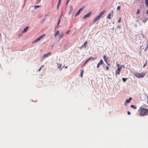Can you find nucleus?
Here are the masks:
<instances>
[{"label": "nucleus", "instance_id": "nucleus-6", "mask_svg": "<svg viewBox=\"0 0 148 148\" xmlns=\"http://www.w3.org/2000/svg\"><path fill=\"white\" fill-rule=\"evenodd\" d=\"M51 53L50 52L46 54H45L44 55L43 57V58L44 59L45 58L51 55Z\"/></svg>", "mask_w": 148, "mask_h": 148}, {"label": "nucleus", "instance_id": "nucleus-43", "mask_svg": "<svg viewBox=\"0 0 148 148\" xmlns=\"http://www.w3.org/2000/svg\"><path fill=\"white\" fill-rule=\"evenodd\" d=\"M147 103H148V96H147Z\"/></svg>", "mask_w": 148, "mask_h": 148}, {"label": "nucleus", "instance_id": "nucleus-29", "mask_svg": "<svg viewBox=\"0 0 148 148\" xmlns=\"http://www.w3.org/2000/svg\"><path fill=\"white\" fill-rule=\"evenodd\" d=\"M140 13V11L139 9H138L137 12H136V14H139Z\"/></svg>", "mask_w": 148, "mask_h": 148}, {"label": "nucleus", "instance_id": "nucleus-26", "mask_svg": "<svg viewBox=\"0 0 148 148\" xmlns=\"http://www.w3.org/2000/svg\"><path fill=\"white\" fill-rule=\"evenodd\" d=\"M40 6L39 5H35L34 6V9H36L37 8H40Z\"/></svg>", "mask_w": 148, "mask_h": 148}, {"label": "nucleus", "instance_id": "nucleus-50", "mask_svg": "<svg viewBox=\"0 0 148 148\" xmlns=\"http://www.w3.org/2000/svg\"><path fill=\"white\" fill-rule=\"evenodd\" d=\"M147 104H148V103H147Z\"/></svg>", "mask_w": 148, "mask_h": 148}, {"label": "nucleus", "instance_id": "nucleus-33", "mask_svg": "<svg viewBox=\"0 0 148 148\" xmlns=\"http://www.w3.org/2000/svg\"><path fill=\"white\" fill-rule=\"evenodd\" d=\"M70 32V30H68L66 32V34H69V32Z\"/></svg>", "mask_w": 148, "mask_h": 148}, {"label": "nucleus", "instance_id": "nucleus-31", "mask_svg": "<svg viewBox=\"0 0 148 148\" xmlns=\"http://www.w3.org/2000/svg\"><path fill=\"white\" fill-rule=\"evenodd\" d=\"M147 61H146L145 63L144 64V65L143 66V68H144L146 66L147 63Z\"/></svg>", "mask_w": 148, "mask_h": 148}, {"label": "nucleus", "instance_id": "nucleus-49", "mask_svg": "<svg viewBox=\"0 0 148 148\" xmlns=\"http://www.w3.org/2000/svg\"><path fill=\"white\" fill-rule=\"evenodd\" d=\"M65 68H67V66H66V67H65Z\"/></svg>", "mask_w": 148, "mask_h": 148}, {"label": "nucleus", "instance_id": "nucleus-10", "mask_svg": "<svg viewBox=\"0 0 148 148\" xmlns=\"http://www.w3.org/2000/svg\"><path fill=\"white\" fill-rule=\"evenodd\" d=\"M106 12V10H104L102 12L99 13L98 15L100 17H101Z\"/></svg>", "mask_w": 148, "mask_h": 148}, {"label": "nucleus", "instance_id": "nucleus-22", "mask_svg": "<svg viewBox=\"0 0 148 148\" xmlns=\"http://www.w3.org/2000/svg\"><path fill=\"white\" fill-rule=\"evenodd\" d=\"M145 4L148 7V0H145Z\"/></svg>", "mask_w": 148, "mask_h": 148}, {"label": "nucleus", "instance_id": "nucleus-48", "mask_svg": "<svg viewBox=\"0 0 148 148\" xmlns=\"http://www.w3.org/2000/svg\"><path fill=\"white\" fill-rule=\"evenodd\" d=\"M41 67H42V68L43 67H44V66H42Z\"/></svg>", "mask_w": 148, "mask_h": 148}, {"label": "nucleus", "instance_id": "nucleus-39", "mask_svg": "<svg viewBox=\"0 0 148 148\" xmlns=\"http://www.w3.org/2000/svg\"><path fill=\"white\" fill-rule=\"evenodd\" d=\"M148 19V18H147L146 19V20H145V21H143V22H146V21H147V20Z\"/></svg>", "mask_w": 148, "mask_h": 148}, {"label": "nucleus", "instance_id": "nucleus-27", "mask_svg": "<svg viewBox=\"0 0 148 148\" xmlns=\"http://www.w3.org/2000/svg\"><path fill=\"white\" fill-rule=\"evenodd\" d=\"M127 79V78H122V80L123 82H125L126 81Z\"/></svg>", "mask_w": 148, "mask_h": 148}, {"label": "nucleus", "instance_id": "nucleus-18", "mask_svg": "<svg viewBox=\"0 0 148 148\" xmlns=\"http://www.w3.org/2000/svg\"><path fill=\"white\" fill-rule=\"evenodd\" d=\"M111 13H109L108 15V16H107V18H109V19H111Z\"/></svg>", "mask_w": 148, "mask_h": 148}, {"label": "nucleus", "instance_id": "nucleus-14", "mask_svg": "<svg viewBox=\"0 0 148 148\" xmlns=\"http://www.w3.org/2000/svg\"><path fill=\"white\" fill-rule=\"evenodd\" d=\"M40 40V38H37L36 40H34V42L35 43V42H38V41H39Z\"/></svg>", "mask_w": 148, "mask_h": 148}, {"label": "nucleus", "instance_id": "nucleus-20", "mask_svg": "<svg viewBox=\"0 0 148 148\" xmlns=\"http://www.w3.org/2000/svg\"><path fill=\"white\" fill-rule=\"evenodd\" d=\"M84 72V71L83 70H82L81 71V73L80 74V76L81 77H83L82 74Z\"/></svg>", "mask_w": 148, "mask_h": 148}, {"label": "nucleus", "instance_id": "nucleus-37", "mask_svg": "<svg viewBox=\"0 0 148 148\" xmlns=\"http://www.w3.org/2000/svg\"><path fill=\"white\" fill-rule=\"evenodd\" d=\"M42 68V67H40V68L39 69L38 71H40L41 70Z\"/></svg>", "mask_w": 148, "mask_h": 148}, {"label": "nucleus", "instance_id": "nucleus-3", "mask_svg": "<svg viewBox=\"0 0 148 148\" xmlns=\"http://www.w3.org/2000/svg\"><path fill=\"white\" fill-rule=\"evenodd\" d=\"M91 12H88L87 14L85 15L83 17V19H85L86 18L90 16V15L91 14Z\"/></svg>", "mask_w": 148, "mask_h": 148}, {"label": "nucleus", "instance_id": "nucleus-32", "mask_svg": "<svg viewBox=\"0 0 148 148\" xmlns=\"http://www.w3.org/2000/svg\"><path fill=\"white\" fill-rule=\"evenodd\" d=\"M120 6H118L117 7V9L118 10H120Z\"/></svg>", "mask_w": 148, "mask_h": 148}, {"label": "nucleus", "instance_id": "nucleus-42", "mask_svg": "<svg viewBox=\"0 0 148 148\" xmlns=\"http://www.w3.org/2000/svg\"><path fill=\"white\" fill-rule=\"evenodd\" d=\"M117 66L118 67H119V64H117Z\"/></svg>", "mask_w": 148, "mask_h": 148}, {"label": "nucleus", "instance_id": "nucleus-25", "mask_svg": "<svg viewBox=\"0 0 148 148\" xmlns=\"http://www.w3.org/2000/svg\"><path fill=\"white\" fill-rule=\"evenodd\" d=\"M95 59V58H94L91 57V58H88V59H89V61L91 60H94Z\"/></svg>", "mask_w": 148, "mask_h": 148}, {"label": "nucleus", "instance_id": "nucleus-19", "mask_svg": "<svg viewBox=\"0 0 148 148\" xmlns=\"http://www.w3.org/2000/svg\"><path fill=\"white\" fill-rule=\"evenodd\" d=\"M130 107L132 108H134V109H136L137 107L136 106L133 105H132Z\"/></svg>", "mask_w": 148, "mask_h": 148}, {"label": "nucleus", "instance_id": "nucleus-2", "mask_svg": "<svg viewBox=\"0 0 148 148\" xmlns=\"http://www.w3.org/2000/svg\"><path fill=\"white\" fill-rule=\"evenodd\" d=\"M145 75V73L144 72L141 73H136L134 74V76L138 78H142L144 77Z\"/></svg>", "mask_w": 148, "mask_h": 148}, {"label": "nucleus", "instance_id": "nucleus-34", "mask_svg": "<svg viewBox=\"0 0 148 148\" xmlns=\"http://www.w3.org/2000/svg\"><path fill=\"white\" fill-rule=\"evenodd\" d=\"M100 65V64H99V63H98L97 65V68H99V65Z\"/></svg>", "mask_w": 148, "mask_h": 148}, {"label": "nucleus", "instance_id": "nucleus-4", "mask_svg": "<svg viewBox=\"0 0 148 148\" xmlns=\"http://www.w3.org/2000/svg\"><path fill=\"white\" fill-rule=\"evenodd\" d=\"M83 9V8H80L77 12L75 14V16H76L79 15L80 13V12L82 11Z\"/></svg>", "mask_w": 148, "mask_h": 148}, {"label": "nucleus", "instance_id": "nucleus-16", "mask_svg": "<svg viewBox=\"0 0 148 148\" xmlns=\"http://www.w3.org/2000/svg\"><path fill=\"white\" fill-rule=\"evenodd\" d=\"M89 59H87L84 63L82 66V67L84 66L88 61Z\"/></svg>", "mask_w": 148, "mask_h": 148}, {"label": "nucleus", "instance_id": "nucleus-21", "mask_svg": "<svg viewBox=\"0 0 148 148\" xmlns=\"http://www.w3.org/2000/svg\"><path fill=\"white\" fill-rule=\"evenodd\" d=\"M106 56L105 55H104L103 56V59L104 60V61L106 62L107 63V60L106 59Z\"/></svg>", "mask_w": 148, "mask_h": 148}, {"label": "nucleus", "instance_id": "nucleus-46", "mask_svg": "<svg viewBox=\"0 0 148 148\" xmlns=\"http://www.w3.org/2000/svg\"><path fill=\"white\" fill-rule=\"evenodd\" d=\"M70 8H72V9H73V8H72V6H71V7H70Z\"/></svg>", "mask_w": 148, "mask_h": 148}, {"label": "nucleus", "instance_id": "nucleus-45", "mask_svg": "<svg viewBox=\"0 0 148 148\" xmlns=\"http://www.w3.org/2000/svg\"><path fill=\"white\" fill-rule=\"evenodd\" d=\"M107 64L108 65H110V64Z\"/></svg>", "mask_w": 148, "mask_h": 148}, {"label": "nucleus", "instance_id": "nucleus-5", "mask_svg": "<svg viewBox=\"0 0 148 148\" xmlns=\"http://www.w3.org/2000/svg\"><path fill=\"white\" fill-rule=\"evenodd\" d=\"M121 67H118L117 68V70L116 71V75H119L120 74V70H121Z\"/></svg>", "mask_w": 148, "mask_h": 148}, {"label": "nucleus", "instance_id": "nucleus-40", "mask_svg": "<svg viewBox=\"0 0 148 148\" xmlns=\"http://www.w3.org/2000/svg\"><path fill=\"white\" fill-rule=\"evenodd\" d=\"M70 0H67V1L66 2V4H67L69 2Z\"/></svg>", "mask_w": 148, "mask_h": 148}, {"label": "nucleus", "instance_id": "nucleus-1", "mask_svg": "<svg viewBox=\"0 0 148 148\" xmlns=\"http://www.w3.org/2000/svg\"><path fill=\"white\" fill-rule=\"evenodd\" d=\"M139 114L141 116H145L148 115V108L145 109L141 107L138 110Z\"/></svg>", "mask_w": 148, "mask_h": 148}, {"label": "nucleus", "instance_id": "nucleus-35", "mask_svg": "<svg viewBox=\"0 0 148 148\" xmlns=\"http://www.w3.org/2000/svg\"><path fill=\"white\" fill-rule=\"evenodd\" d=\"M60 19L59 20V21H58V25H59V23H60Z\"/></svg>", "mask_w": 148, "mask_h": 148}, {"label": "nucleus", "instance_id": "nucleus-28", "mask_svg": "<svg viewBox=\"0 0 148 148\" xmlns=\"http://www.w3.org/2000/svg\"><path fill=\"white\" fill-rule=\"evenodd\" d=\"M110 13H111V14H112V16H113V14H114V11L113 10H112L110 12Z\"/></svg>", "mask_w": 148, "mask_h": 148}, {"label": "nucleus", "instance_id": "nucleus-44", "mask_svg": "<svg viewBox=\"0 0 148 148\" xmlns=\"http://www.w3.org/2000/svg\"><path fill=\"white\" fill-rule=\"evenodd\" d=\"M117 27L118 28H120V26H117Z\"/></svg>", "mask_w": 148, "mask_h": 148}, {"label": "nucleus", "instance_id": "nucleus-17", "mask_svg": "<svg viewBox=\"0 0 148 148\" xmlns=\"http://www.w3.org/2000/svg\"><path fill=\"white\" fill-rule=\"evenodd\" d=\"M57 64L58 65V68L59 69L62 66L61 64H60L59 63H57Z\"/></svg>", "mask_w": 148, "mask_h": 148}, {"label": "nucleus", "instance_id": "nucleus-41", "mask_svg": "<svg viewBox=\"0 0 148 148\" xmlns=\"http://www.w3.org/2000/svg\"><path fill=\"white\" fill-rule=\"evenodd\" d=\"M146 13L147 14H148V10L147 11Z\"/></svg>", "mask_w": 148, "mask_h": 148}, {"label": "nucleus", "instance_id": "nucleus-7", "mask_svg": "<svg viewBox=\"0 0 148 148\" xmlns=\"http://www.w3.org/2000/svg\"><path fill=\"white\" fill-rule=\"evenodd\" d=\"M87 43H88L87 41H85L83 45L81 47L80 49H82V47H86Z\"/></svg>", "mask_w": 148, "mask_h": 148}, {"label": "nucleus", "instance_id": "nucleus-8", "mask_svg": "<svg viewBox=\"0 0 148 148\" xmlns=\"http://www.w3.org/2000/svg\"><path fill=\"white\" fill-rule=\"evenodd\" d=\"M100 18V17H99V16L98 15L94 19L93 21V23H95L97 20H98Z\"/></svg>", "mask_w": 148, "mask_h": 148}, {"label": "nucleus", "instance_id": "nucleus-23", "mask_svg": "<svg viewBox=\"0 0 148 148\" xmlns=\"http://www.w3.org/2000/svg\"><path fill=\"white\" fill-rule=\"evenodd\" d=\"M99 63V64L100 65H102L103 63V61L101 59L100 60V62Z\"/></svg>", "mask_w": 148, "mask_h": 148}, {"label": "nucleus", "instance_id": "nucleus-30", "mask_svg": "<svg viewBox=\"0 0 148 148\" xmlns=\"http://www.w3.org/2000/svg\"><path fill=\"white\" fill-rule=\"evenodd\" d=\"M119 20L118 21V22L119 23L121 22V17H119Z\"/></svg>", "mask_w": 148, "mask_h": 148}, {"label": "nucleus", "instance_id": "nucleus-36", "mask_svg": "<svg viewBox=\"0 0 148 148\" xmlns=\"http://www.w3.org/2000/svg\"><path fill=\"white\" fill-rule=\"evenodd\" d=\"M106 68L107 71H108L109 70V68L108 66H106Z\"/></svg>", "mask_w": 148, "mask_h": 148}, {"label": "nucleus", "instance_id": "nucleus-11", "mask_svg": "<svg viewBox=\"0 0 148 148\" xmlns=\"http://www.w3.org/2000/svg\"><path fill=\"white\" fill-rule=\"evenodd\" d=\"M64 36V33L63 32H62L60 33V34L59 36V38L60 39H61Z\"/></svg>", "mask_w": 148, "mask_h": 148}, {"label": "nucleus", "instance_id": "nucleus-47", "mask_svg": "<svg viewBox=\"0 0 148 148\" xmlns=\"http://www.w3.org/2000/svg\"><path fill=\"white\" fill-rule=\"evenodd\" d=\"M148 46V44L147 45V47Z\"/></svg>", "mask_w": 148, "mask_h": 148}, {"label": "nucleus", "instance_id": "nucleus-24", "mask_svg": "<svg viewBox=\"0 0 148 148\" xmlns=\"http://www.w3.org/2000/svg\"><path fill=\"white\" fill-rule=\"evenodd\" d=\"M45 36V34H43L42 35L39 37L40 38V39H41L42 38H43Z\"/></svg>", "mask_w": 148, "mask_h": 148}, {"label": "nucleus", "instance_id": "nucleus-9", "mask_svg": "<svg viewBox=\"0 0 148 148\" xmlns=\"http://www.w3.org/2000/svg\"><path fill=\"white\" fill-rule=\"evenodd\" d=\"M132 98L131 97H130L128 99H127L126 100V102L125 103V106H126L127 105L126 103H130V102L131 100H132Z\"/></svg>", "mask_w": 148, "mask_h": 148}, {"label": "nucleus", "instance_id": "nucleus-13", "mask_svg": "<svg viewBox=\"0 0 148 148\" xmlns=\"http://www.w3.org/2000/svg\"><path fill=\"white\" fill-rule=\"evenodd\" d=\"M61 0H58V4L57 5V9H58L59 8V6H60V4L61 3Z\"/></svg>", "mask_w": 148, "mask_h": 148}, {"label": "nucleus", "instance_id": "nucleus-38", "mask_svg": "<svg viewBox=\"0 0 148 148\" xmlns=\"http://www.w3.org/2000/svg\"><path fill=\"white\" fill-rule=\"evenodd\" d=\"M127 114L128 115H130L131 114L130 112L129 111H127Z\"/></svg>", "mask_w": 148, "mask_h": 148}, {"label": "nucleus", "instance_id": "nucleus-15", "mask_svg": "<svg viewBox=\"0 0 148 148\" xmlns=\"http://www.w3.org/2000/svg\"><path fill=\"white\" fill-rule=\"evenodd\" d=\"M59 31H57V32L54 35L55 36V37H56L57 36H58L59 35Z\"/></svg>", "mask_w": 148, "mask_h": 148}, {"label": "nucleus", "instance_id": "nucleus-12", "mask_svg": "<svg viewBox=\"0 0 148 148\" xmlns=\"http://www.w3.org/2000/svg\"><path fill=\"white\" fill-rule=\"evenodd\" d=\"M28 28L29 27H27L25 28L24 29V30L23 31H22V33H24L26 32Z\"/></svg>", "mask_w": 148, "mask_h": 148}]
</instances>
